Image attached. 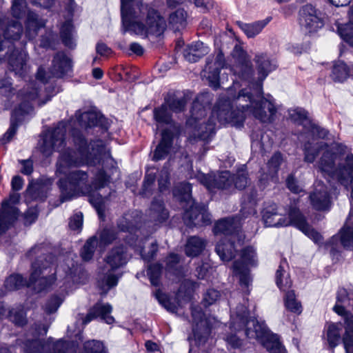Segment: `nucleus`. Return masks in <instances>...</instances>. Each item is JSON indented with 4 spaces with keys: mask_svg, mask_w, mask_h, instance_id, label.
<instances>
[{
    "mask_svg": "<svg viewBox=\"0 0 353 353\" xmlns=\"http://www.w3.org/2000/svg\"><path fill=\"white\" fill-rule=\"evenodd\" d=\"M290 119L296 125H301L304 128V125L309 123V121H312L309 117V112L303 108L297 107L290 113Z\"/></svg>",
    "mask_w": 353,
    "mask_h": 353,
    "instance_id": "54",
    "label": "nucleus"
},
{
    "mask_svg": "<svg viewBox=\"0 0 353 353\" xmlns=\"http://www.w3.org/2000/svg\"><path fill=\"white\" fill-rule=\"evenodd\" d=\"M245 96L248 97L252 105V114L256 119L262 121L267 119V113L265 110L266 108L270 116L272 117L276 113L277 109L272 101L267 99L263 96L261 97V99L255 100L251 92H248Z\"/></svg>",
    "mask_w": 353,
    "mask_h": 353,
    "instance_id": "18",
    "label": "nucleus"
},
{
    "mask_svg": "<svg viewBox=\"0 0 353 353\" xmlns=\"http://www.w3.org/2000/svg\"><path fill=\"white\" fill-rule=\"evenodd\" d=\"M332 310L343 319V344L345 353H353V290L339 287Z\"/></svg>",
    "mask_w": 353,
    "mask_h": 353,
    "instance_id": "2",
    "label": "nucleus"
},
{
    "mask_svg": "<svg viewBox=\"0 0 353 353\" xmlns=\"http://www.w3.org/2000/svg\"><path fill=\"white\" fill-rule=\"evenodd\" d=\"M83 349L84 353H108L103 343L95 339L85 341Z\"/></svg>",
    "mask_w": 353,
    "mask_h": 353,
    "instance_id": "64",
    "label": "nucleus"
},
{
    "mask_svg": "<svg viewBox=\"0 0 353 353\" xmlns=\"http://www.w3.org/2000/svg\"><path fill=\"white\" fill-rule=\"evenodd\" d=\"M341 247L345 250L353 252V225L346 223L336 234L324 242V249L329 251L334 264L337 263L342 259Z\"/></svg>",
    "mask_w": 353,
    "mask_h": 353,
    "instance_id": "5",
    "label": "nucleus"
},
{
    "mask_svg": "<svg viewBox=\"0 0 353 353\" xmlns=\"http://www.w3.org/2000/svg\"><path fill=\"white\" fill-rule=\"evenodd\" d=\"M334 172V176L341 185L345 188L350 186V196L353 198V154H347L343 162L338 163Z\"/></svg>",
    "mask_w": 353,
    "mask_h": 353,
    "instance_id": "14",
    "label": "nucleus"
},
{
    "mask_svg": "<svg viewBox=\"0 0 353 353\" xmlns=\"http://www.w3.org/2000/svg\"><path fill=\"white\" fill-rule=\"evenodd\" d=\"M236 241H241L239 236L222 237L219 240L215 246V251L221 260L229 262L235 258L238 252L236 245Z\"/></svg>",
    "mask_w": 353,
    "mask_h": 353,
    "instance_id": "19",
    "label": "nucleus"
},
{
    "mask_svg": "<svg viewBox=\"0 0 353 353\" xmlns=\"http://www.w3.org/2000/svg\"><path fill=\"white\" fill-rule=\"evenodd\" d=\"M205 248V241L199 236H190L185 245V252L189 257H196L202 253Z\"/></svg>",
    "mask_w": 353,
    "mask_h": 353,
    "instance_id": "40",
    "label": "nucleus"
},
{
    "mask_svg": "<svg viewBox=\"0 0 353 353\" xmlns=\"http://www.w3.org/2000/svg\"><path fill=\"white\" fill-rule=\"evenodd\" d=\"M71 137L79 157L71 147L61 150L55 164L57 175L65 174L70 169L81 167L84 163L88 165H95L101 160L103 146L100 143V140L88 142L83 132L77 128L72 129Z\"/></svg>",
    "mask_w": 353,
    "mask_h": 353,
    "instance_id": "1",
    "label": "nucleus"
},
{
    "mask_svg": "<svg viewBox=\"0 0 353 353\" xmlns=\"http://www.w3.org/2000/svg\"><path fill=\"white\" fill-rule=\"evenodd\" d=\"M216 122L214 116L211 115L206 121L201 122L196 132L199 139L206 141L214 136L216 134Z\"/></svg>",
    "mask_w": 353,
    "mask_h": 353,
    "instance_id": "42",
    "label": "nucleus"
},
{
    "mask_svg": "<svg viewBox=\"0 0 353 353\" xmlns=\"http://www.w3.org/2000/svg\"><path fill=\"white\" fill-rule=\"evenodd\" d=\"M312 207L317 211L328 210L331 205V196L325 185L316 186L309 195Z\"/></svg>",
    "mask_w": 353,
    "mask_h": 353,
    "instance_id": "20",
    "label": "nucleus"
},
{
    "mask_svg": "<svg viewBox=\"0 0 353 353\" xmlns=\"http://www.w3.org/2000/svg\"><path fill=\"white\" fill-rule=\"evenodd\" d=\"M234 270L239 276V285L243 288H248L252 279L249 267H244L242 263H234Z\"/></svg>",
    "mask_w": 353,
    "mask_h": 353,
    "instance_id": "56",
    "label": "nucleus"
},
{
    "mask_svg": "<svg viewBox=\"0 0 353 353\" xmlns=\"http://www.w3.org/2000/svg\"><path fill=\"white\" fill-rule=\"evenodd\" d=\"M188 12L183 8H179L171 12L168 17L170 26L175 31L184 29L188 25Z\"/></svg>",
    "mask_w": 353,
    "mask_h": 353,
    "instance_id": "34",
    "label": "nucleus"
},
{
    "mask_svg": "<svg viewBox=\"0 0 353 353\" xmlns=\"http://www.w3.org/2000/svg\"><path fill=\"white\" fill-rule=\"evenodd\" d=\"M336 159V154L334 152L331 150H325L319 161V168L321 172L326 174L330 178H334Z\"/></svg>",
    "mask_w": 353,
    "mask_h": 353,
    "instance_id": "33",
    "label": "nucleus"
},
{
    "mask_svg": "<svg viewBox=\"0 0 353 353\" xmlns=\"http://www.w3.org/2000/svg\"><path fill=\"white\" fill-rule=\"evenodd\" d=\"M112 311V307L110 303L103 304L101 302H97L89 309L83 319V323L86 324L100 317L106 323L112 324L114 321V317L110 315Z\"/></svg>",
    "mask_w": 353,
    "mask_h": 353,
    "instance_id": "21",
    "label": "nucleus"
},
{
    "mask_svg": "<svg viewBox=\"0 0 353 353\" xmlns=\"http://www.w3.org/2000/svg\"><path fill=\"white\" fill-rule=\"evenodd\" d=\"M3 285L8 291L12 292L28 287V283L26 279L22 274L12 273L6 277Z\"/></svg>",
    "mask_w": 353,
    "mask_h": 353,
    "instance_id": "44",
    "label": "nucleus"
},
{
    "mask_svg": "<svg viewBox=\"0 0 353 353\" xmlns=\"http://www.w3.org/2000/svg\"><path fill=\"white\" fill-rule=\"evenodd\" d=\"M283 161V154L279 150L274 152L267 162L268 173L265 174V180H268L269 178L272 180H273L274 178H278L279 171ZM263 181H265V179L263 176L259 181L261 184L265 185V183H263Z\"/></svg>",
    "mask_w": 353,
    "mask_h": 353,
    "instance_id": "31",
    "label": "nucleus"
},
{
    "mask_svg": "<svg viewBox=\"0 0 353 353\" xmlns=\"http://www.w3.org/2000/svg\"><path fill=\"white\" fill-rule=\"evenodd\" d=\"M254 61L256 64V70L259 79L264 80L270 72L273 71L275 68L272 66L271 61L266 54H256L254 57Z\"/></svg>",
    "mask_w": 353,
    "mask_h": 353,
    "instance_id": "39",
    "label": "nucleus"
},
{
    "mask_svg": "<svg viewBox=\"0 0 353 353\" xmlns=\"http://www.w3.org/2000/svg\"><path fill=\"white\" fill-rule=\"evenodd\" d=\"M163 270V266L159 262L150 263L148 265L147 275L152 286L159 287L161 285V278Z\"/></svg>",
    "mask_w": 353,
    "mask_h": 353,
    "instance_id": "49",
    "label": "nucleus"
},
{
    "mask_svg": "<svg viewBox=\"0 0 353 353\" xmlns=\"http://www.w3.org/2000/svg\"><path fill=\"white\" fill-rule=\"evenodd\" d=\"M322 14L315 6L307 3L299 11V23L306 34L316 33L324 26Z\"/></svg>",
    "mask_w": 353,
    "mask_h": 353,
    "instance_id": "8",
    "label": "nucleus"
},
{
    "mask_svg": "<svg viewBox=\"0 0 353 353\" xmlns=\"http://www.w3.org/2000/svg\"><path fill=\"white\" fill-rule=\"evenodd\" d=\"M32 271L30 274L28 281H27L28 288L34 285L41 279V275L43 274V271L48 268V266L44 265L43 264V261L37 259L32 263Z\"/></svg>",
    "mask_w": 353,
    "mask_h": 353,
    "instance_id": "60",
    "label": "nucleus"
},
{
    "mask_svg": "<svg viewBox=\"0 0 353 353\" xmlns=\"http://www.w3.org/2000/svg\"><path fill=\"white\" fill-rule=\"evenodd\" d=\"M191 316L192 318V334L195 343L197 345L204 344L211 334L212 323L205 318L203 310L198 306L191 308Z\"/></svg>",
    "mask_w": 353,
    "mask_h": 353,
    "instance_id": "9",
    "label": "nucleus"
},
{
    "mask_svg": "<svg viewBox=\"0 0 353 353\" xmlns=\"http://www.w3.org/2000/svg\"><path fill=\"white\" fill-rule=\"evenodd\" d=\"M250 180L249 174L245 165L239 168L235 174H232V187L239 190L245 189Z\"/></svg>",
    "mask_w": 353,
    "mask_h": 353,
    "instance_id": "52",
    "label": "nucleus"
},
{
    "mask_svg": "<svg viewBox=\"0 0 353 353\" xmlns=\"http://www.w3.org/2000/svg\"><path fill=\"white\" fill-rule=\"evenodd\" d=\"M245 106L242 109L234 108L233 101L229 97L219 98L214 105L211 116H214L220 125L230 124L231 126L241 128L246 119Z\"/></svg>",
    "mask_w": 353,
    "mask_h": 353,
    "instance_id": "3",
    "label": "nucleus"
},
{
    "mask_svg": "<svg viewBox=\"0 0 353 353\" xmlns=\"http://www.w3.org/2000/svg\"><path fill=\"white\" fill-rule=\"evenodd\" d=\"M241 261H235L234 263H242L244 267H256L257 260L255 249L251 245H247L241 250Z\"/></svg>",
    "mask_w": 353,
    "mask_h": 353,
    "instance_id": "50",
    "label": "nucleus"
},
{
    "mask_svg": "<svg viewBox=\"0 0 353 353\" xmlns=\"http://www.w3.org/2000/svg\"><path fill=\"white\" fill-rule=\"evenodd\" d=\"M250 321L252 322L254 330H252L248 327L245 328V333L247 337L251 338L250 334L254 332L255 338L269 353L285 352V348L280 341L279 336L272 333L265 322H259L255 317L250 319Z\"/></svg>",
    "mask_w": 353,
    "mask_h": 353,
    "instance_id": "6",
    "label": "nucleus"
},
{
    "mask_svg": "<svg viewBox=\"0 0 353 353\" xmlns=\"http://www.w3.org/2000/svg\"><path fill=\"white\" fill-rule=\"evenodd\" d=\"M121 276V274H113L112 271L109 270L108 272L104 274L101 280L99 281V288L101 290V294L105 296L110 289L116 287L118 285Z\"/></svg>",
    "mask_w": 353,
    "mask_h": 353,
    "instance_id": "43",
    "label": "nucleus"
},
{
    "mask_svg": "<svg viewBox=\"0 0 353 353\" xmlns=\"http://www.w3.org/2000/svg\"><path fill=\"white\" fill-rule=\"evenodd\" d=\"M213 57L210 56L206 59L205 68L208 70V80L209 85L216 90L220 87V73L223 68L212 65Z\"/></svg>",
    "mask_w": 353,
    "mask_h": 353,
    "instance_id": "41",
    "label": "nucleus"
},
{
    "mask_svg": "<svg viewBox=\"0 0 353 353\" xmlns=\"http://www.w3.org/2000/svg\"><path fill=\"white\" fill-rule=\"evenodd\" d=\"M163 103L152 110L153 120L157 126L168 125L172 127L176 132H179L180 128L173 119V113Z\"/></svg>",
    "mask_w": 353,
    "mask_h": 353,
    "instance_id": "23",
    "label": "nucleus"
},
{
    "mask_svg": "<svg viewBox=\"0 0 353 353\" xmlns=\"http://www.w3.org/2000/svg\"><path fill=\"white\" fill-rule=\"evenodd\" d=\"M331 77L334 82H344L348 78V65L343 61L336 62L333 65Z\"/></svg>",
    "mask_w": 353,
    "mask_h": 353,
    "instance_id": "53",
    "label": "nucleus"
},
{
    "mask_svg": "<svg viewBox=\"0 0 353 353\" xmlns=\"http://www.w3.org/2000/svg\"><path fill=\"white\" fill-rule=\"evenodd\" d=\"M63 175L65 176L59 178L57 182L61 203L70 201L76 194L83 193L89 178L88 172L81 170L68 172Z\"/></svg>",
    "mask_w": 353,
    "mask_h": 353,
    "instance_id": "4",
    "label": "nucleus"
},
{
    "mask_svg": "<svg viewBox=\"0 0 353 353\" xmlns=\"http://www.w3.org/2000/svg\"><path fill=\"white\" fill-rule=\"evenodd\" d=\"M343 324L341 322H327L325 325V337L327 349L334 352V349L341 342L343 343V335L341 336V331Z\"/></svg>",
    "mask_w": 353,
    "mask_h": 353,
    "instance_id": "26",
    "label": "nucleus"
},
{
    "mask_svg": "<svg viewBox=\"0 0 353 353\" xmlns=\"http://www.w3.org/2000/svg\"><path fill=\"white\" fill-rule=\"evenodd\" d=\"M128 248L123 243L113 246L107 253L104 261L110 266V271L114 272L128 263Z\"/></svg>",
    "mask_w": 353,
    "mask_h": 353,
    "instance_id": "17",
    "label": "nucleus"
},
{
    "mask_svg": "<svg viewBox=\"0 0 353 353\" xmlns=\"http://www.w3.org/2000/svg\"><path fill=\"white\" fill-rule=\"evenodd\" d=\"M163 103L172 113H180L185 110L187 99L185 97L177 98L174 92H168L164 97Z\"/></svg>",
    "mask_w": 353,
    "mask_h": 353,
    "instance_id": "38",
    "label": "nucleus"
},
{
    "mask_svg": "<svg viewBox=\"0 0 353 353\" xmlns=\"http://www.w3.org/2000/svg\"><path fill=\"white\" fill-rule=\"evenodd\" d=\"M160 135V140L152 152V160L154 162L164 160L168 156L176 137L175 132L169 128L162 129Z\"/></svg>",
    "mask_w": 353,
    "mask_h": 353,
    "instance_id": "13",
    "label": "nucleus"
},
{
    "mask_svg": "<svg viewBox=\"0 0 353 353\" xmlns=\"http://www.w3.org/2000/svg\"><path fill=\"white\" fill-rule=\"evenodd\" d=\"M272 19V17L269 16L265 19L256 21L251 23L239 21L236 22V24L248 38H254L263 30Z\"/></svg>",
    "mask_w": 353,
    "mask_h": 353,
    "instance_id": "32",
    "label": "nucleus"
},
{
    "mask_svg": "<svg viewBox=\"0 0 353 353\" xmlns=\"http://www.w3.org/2000/svg\"><path fill=\"white\" fill-rule=\"evenodd\" d=\"M97 244V238L96 236L89 238L85 241L80 252V256L83 261H89L93 258Z\"/></svg>",
    "mask_w": 353,
    "mask_h": 353,
    "instance_id": "58",
    "label": "nucleus"
},
{
    "mask_svg": "<svg viewBox=\"0 0 353 353\" xmlns=\"http://www.w3.org/2000/svg\"><path fill=\"white\" fill-rule=\"evenodd\" d=\"M0 209V236L4 234L17 219L19 209L10 205L8 201H3Z\"/></svg>",
    "mask_w": 353,
    "mask_h": 353,
    "instance_id": "24",
    "label": "nucleus"
},
{
    "mask_svg": "<svg viewBox=\"0 0 353 353\" xmlns=\"http://www.w3.org/2000/svg\"><path fill=\"white\" fill-rule=\"evenodd\" d=\"M149 215L156 223L162 224L169 219L170 212L163 200L154 198L149 208Z\"/></svg>",
    "mask_w": 353,
    "mask_h": 353,
    "instance_id": "29",
    "label": "nucleus"
},
{
    "mask_svg": "<svg viewBox=\"0 0 353 353\" xmlns=\"http://www.w3.org/2000/svg\"><path fill=\"white\" fill-rule=\"evenodd\" d=\"M45 346V340L39 338L28 339L23 342L24 353H43Z\"/></svg>",
    "mask_w": 353,
    "mask_h": 353,
    "instance_id": "55",
    "label": "nucleus"
},
{
    "mask_svg": "<svg viewBox=\"0 0 353 353\" xmlns=\"http://www.w3.org/2000/svg\"><path fill=\"white\" fill-rule=\"evenodd\" d=\"M262 219L265 224L269 227H281L277 225V221L274 220V217L279 215L277 205L274 203L265 207L261 212Z\"/></svg>",
    "mask_w": 353,
    "mask_h": 353,
    "instance_id": "57",
    "label": "nucleus"
},
{
    "mask_svg": "<svg viewBox=\"0 0 353 353\" xmlns=\"http://www.w3.org/2000/svg\"><path fill=\"white\" fill-rule=\"evenodd\" d=\"M306 217L297 207H290L288 213V219L279 218L277 225L281 227L293 226L301 232L308 225Z\"/></svg>",
    "mask_w": 353,
    "mask_h": 353,
    "instance_id": "22",
    "label": "nucleus"
},
{
    "mask_svg": "<svg viewBox=\"0 0 353 353\" xmlns=\"http://www.w3.org/2000/svg\"><path fill=\"white\" fill-rule=\"evenodd\" d=\"M258 192L252 187L246 190L241 197V205L243 208H255L258 204Z\"/></svg>",
    "mask_w": 353,
    "mask_h": 353,
    "instance_id": "62",
    "label": "nucleus"
},
{
    "mask_svg": "<svg viewBox=\"0 0 353 353\" xmlns=\"http://www.w3.org/2000/svg\"><path fill=\"white\" fill-rule=\"evenodd\" d=\"M173 194L181 202H188L192 198V185L188 182L180 183L174 190Z\"/></svg>",
    "mask_w": 353,
    "mask_h": 353,
    "instance_id": "61",
    "label": "nucleus"
},
{
    "mask_svg": "<svg viewBox=\"0 0 353 353\" xmlns=\"http://www.w3.org/2000/svg\"><path fill=\"white\" fill-rule=\"evenodd\" d=\"M283 301L287 310L298 314L301 313L302 305L301 302L296 299L294 290H289L285 292Z\"/></svg>",
    "mask_w": 353,
    "mask_h": 353,
    "instance_id": "51",
    "label": "nucleus"
},
{
    "mask_svg": "<svg viewBox=\"0 0 353 353\" xmlns=\"http://www.w3.org/2000/svg\"><path fill=\"white\" fill-rule=\"evenodd\" d=\"M139 9V18L143 19L144 22L150 29V34H160L165 30V21L160 12L152 3H144L140 0L137 3Z\"/></svg>",
    "mask_w": 353,
    "mask_h": 353,
    "instance_id": "7",
    "label": "nucleus"
},
{
    "mask_svg": "<svg viewBox=\"0 0 353 353\" xmlns=\"http://www.w3.org/2000/svg\"><path fill=\"white\" fill-rule=\"evenodd\" d=\"M234 74L243 81L250 82L253 79V65L248 59L246 52L242 48H241L239 55V64L235 68Z\"/></svg>",
    "mask_w": 353,
    "mask_h": 353,
    "instance_id": "25",
    "label": "nucleus"
},
{
    "mask_svg": "<svg viewBox=\"0 0 353 353\" xmlns=\"http://www.w3.org/2000/svg\"><path fill=\"white\" fill-rule=\"evenodd\" d=\"M77 119L79 125L85 130L98 128L102 132H107L110 126L108 119L100 112H84L77 116Z\"/></svg>",
    "mask_w": 353,
    "mask_h": 353,
    "instance_id": "12",
    "label": "nucleus"
},
{
    "mask_svg": "<svg viewBox=\"0 0 353 353\" xmlns=\"http://www.w3.org/2000/svg\"><path fill=\"white\" fill-rule=\"evenodd\" d=\"M337 34L350 47H353V22L337 23L336 24Z\"/></svg>",
    "mask_w": 353,
    "mask_h": 353,
    "instance_id": "48",
    "label": "nucleus"
},
{
    "mask_svg": "<svg viewBox=\"0 0 353 353\" xmlns=\"http://www.w3.org/2000/svg\"><path fill=\"white\" fill-rule=\"evenodd\" d=\"M320 150V148L315 147L311 141H305L303 148L304 161L312 163L318 157Z\"/></svg>",
    "mask_w": 353,
    "mask_h": 353,
    "instance_id": "63",
    "label": "nucleus"
},
{
    "mask_svg": "<svg viewBox=\"0 0 353 353\" xmlns=\"http://www.w3.org/2000/svg\"><path fill=\"white\" fill-rule=\"evenodd\" d=\"M304 130L308 133L313 139L319 140H330V132L319 123H316L313 119L309 121V123L304 125Z\"/></svg>",
    "mask_w": 353,
    "mask_h": 353,
    "instance_id": "37",
    "label": "nucleus"
},
{
    "mask_svg": "<svg viewBox=\"0 0 353 353\" xmlns=\"http://www.w3.org/2000/svg\"><path fill=\"white\" fill-rule=\"evenodd\" d=\"M181 256L175 252H170L165 258V270L167 272L179 276L182 272V266L179 265Z\"/></svg>",
    "mask_w": 353,
    "mask_h": 353,
    "instance_id": "46",
    "label": "nucleus"
},
{
    "mask_svg": "<svg viewBox=\"0 0 353 353\" xmlns=\"http://www.w3.org/2000/svg\"><path fill=\"white\" fill-rule=\"evenodd\" d=\"M132 3L127 0H121V17L124 32L130 31L132 21L139 17L136 14Z\"/></svg>",
    "mask_w": 353,
    "mask_h": 353,
    "instance_id": "35",
    "label": "nucleus"
},
{
    "mask_svg": "<svg viewBox=\"0 0 353 353\" xmlns=\"http://www.w3.org/2000/svg\"><path fill=\"white\" fill-rule=\"evenodd\" d=\"M212 231L214 235L223 234V237L239 236V228L232 218H223L216 221Z\"/></svg>",
    "mask_w": 353,
    "mask_h": 353,
    "instance_id": "28",
    "label": "nucleus"
},
{
    "mask_svg": "<svg viewBox=\"0 0 353 353\" xmlns=\"http://www.w3.org/2000/svg\"><path fill=\"white\" fill-rule=\"evenodd\" d=\"M183 216L190 228L208 226L212 223L211 214L203 203H193L185 211Z\"/></svg>",
    "mask_w": 353,
    "mask_h": 353,
    "instance_id": "10",
    "label": "nucleus"
},
{
    "mask_svg": "<svg viewBox=\"0 0 353 353\" xmlns=\"http://www.w3.org/2000/svg\"><path fill=\"white\" fill-rule=\"evenodd\" d=\"M23 31V28L21 21L12 19L6 24L0 19V52L4 49V41L13 43L21 39ZM3 59L4 57H0V62Z\"/></svg>",
    "mask_w": 353,
    "mask_h": 353,
    "instance_id": "11",
    "label": "nucleus"
},
{
    "mask_svg": "<svg viewBox=\"0 0 353 353\" xmlns=\"http://www.w3.org/2000/svg\"><path fill=\"white\" fill-rule=\"evenodd\" d=\"M52 73L57 79L73 77V61L65 52H57L52 61Z\"/></svg>",
    "mask_w": 353,
    "mask_h": 353,
    "instance_id": "15",
    "label": "nucleus"
},
{
    "mask_svg": "<svg viewBox=\"0 0 353 353\" xmlns=\"http://www.w3.org/2000/svg\"><path fill=\"white\" fill-rule=\"evenodd\" d=\"M45 26V22L39 18L38 14L32 10H28L25 21L26 32L30 34L32 32L37 34L38 31Z\"/></svg>",
    "mask_w": 353,
    "mask_h": 353,
    "instance_id": "47",
    "label": "nucleus"
},
{
    "mask_svg": "<svg viewBox=\"0 0 353 353\" xmlns=\"http://www.w3.org/2000/svg\"><path fill=\"white\" fill-rule=\"evenodd\" d=\"M154 296L159 303L167 311L174 312L177 310L176 304L172 301L170 296L160 288L156 290Z\"/></svg>",
    "mask_w": 353,
    "mask_h": 353,
    "instance_id": "59",
    "label": "nucleus"
},
{
    "mask_svg": "<svg viewBox=\"0 0 353 353\" xmlns=\"http://www.w3.org/2000/svg\"><path fill=\"white\" fill-rule=\"evenodd\" d=\"M232 173L229 170L219 172L214 179L213 188L221 190H230L232 188Z\"/></svg>",
    "mask_w": 353,
    "mask_h": 353,
    "instance_id": "45",
    "label": "nucleus"
},
{
    "mask_svg": "<svg viewBox=\"0 0 353 353\" xmlns=\"http://www.w3.org/2000/svg\"><path fill=\"white\" fill-rule=\"evenodd\" d=\"M28 52L23 49L14 48L8 56V68L15 75L20 77H25L27 74V61L28 59Z\"/></svg>",
    "mask_w": 353,
    "mask_h": 353,
    "instance_id": "16",
    "label": "nucleus"
},
{
    "mask_svg": "<svg viewBox=\"0 0 353 353\" xmlns=\"http://www.w3.org/2000/svg\"><path fill=\"white\" fill-rule=\"evenodd\" d=\"M209 48L201 41L192 42L183 50V57L190 63H196L208 54Z\"/></svg>",
    "mask_w": 353,
    "mask_h": 353,
    "instance_id": "27",
    "label": "nucleus"
},
{
    "mask_svg": "<svg viewBox=\"0 0 353 353\" xmlns=\"http://www.w3.org/2000/svg\"><path fill=\"white\" fill-rule=\"evenodd\" d=\"M207 115L205 107L199 102L194 101L190 110V116L185 121L188 128L197 132L201 120Z\"/></svg>",
    "mask_w": 353,
    "mask_h": 353,
    "instance_id": "30",
    "label": "nucleus"
},
{
    "mask_svg": "<svg viewBox=\"0 0 353 353\" xmlns=\"http://www.w3.org/2000/svg\"><path fill=\"white\" fill-rule=\"evenodd\" d=\"M7 320L17 327H23L27 325L28 320L26 311L23 307H10L7 314Z\"/></svg>",
    "mask_w": 353,
    "mask_h": 353,
    "instance_id": "36",
    "label": "nucleus"
}]
</instances>
